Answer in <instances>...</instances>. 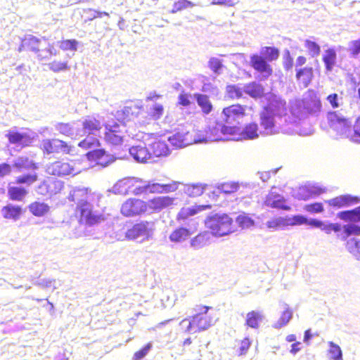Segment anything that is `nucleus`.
Masks as SVG:
<instances>
[{
	"instance_id": "aec40b11",
	"label": "nucleus",
	"mask_w": 360,
	"mask_h": 360,
	"mask_svg": "<svg viewBox=\"0 0 360 360\" xmlns=\"http://www.w3.org/2000/svg\"><path fill=\"white\" fill-rule=\"evenodd\" d=\"M360 199L357 196L345 194L336 196L326 200V202L333 208L340 209L358 203Z\"/></svg>"
},
{
	"instance_id": "412c9836",
	"label": "nucleus",
	"mask_w": 360,
	"mask_h": 360,
	"mask_svg": "<svg viewBox=\"0 0 360 360\" xmlns=\"http://www.w3.org/2000/svg\"><path fill=\"white\" fill-rule=\"evenodd\" d=\"M179 183L172 181L169 184L148 183L146 184L147 193H168L175 192Z\"/></svg>"
},
{
	"instance_id": "c9c22d12",
	"label": "nucleus",
	"mask_w": 360,
	"mask_h": 360,
	"mask_svg": "<svg viewBox=\"0 0 360 360\" xmlns=\"http://www.w3.org/2000/svg\"><path fill=\"white\" fill-rule=\"evenodd\" d=\"M337 54L336 51L333 49H328L325 51V53L322 57V60L324 63L325 68L327 72L332 71L333 67L336 63Z\"/></svg>"
},
{
	"instance_id": "f8f14e48",
	"label": "nucleus",
	"mask_w": 360,
	"mask_h": 360,
	"mask_svg": "<svg viewBox=\"0 0 360 360\" xmlns=\"http://www.w3.org/2000/svg\"><path fill=\"white\" fill-rule=\"evenodd\" d=\"M247 109L252 110V108L239 103H235L225 107L222 110L223 121L226 124H233L239 119L247 115Z\"/></svg>"
},
{
	"instance_id": "bf43d9fd",
	"label": "nucleus",
	"mask_w": 360,
	"mask_h": 360,
	"mask_svg": "<svg viewBox=\"0 0 360 360\" xmlns=\"http://www.w3.org/2000/svg\"><path fill=\"white\" fill-rule=\"evenodd\" d=\"M341 229V225L338 223H329L327 224L323 223L321 230L326 234H330L333 231L335 233L340 231Z\"/></svg>"
},
{
	"instance_id": "69168bd1",
	"label": "nucleus",
	"mask_w": 360,
	"mask_h": 360,
	"mask_svg": "<svg viewBox=\"0 0 360 360\" xmlns=\"http://www.w3.org/2000/svg\"><path fill=\"white\" fill-rule=\"evenodd\" d=\"M307 220L304 216L295 215L292 217L290 224L292 226L307 224Z\"/></svg>"
},
{
	"instance_id": "0e129e2a",
	"label": "nucleus",
	"mask_w": 360,
	"mask_h": 360,
	"mask_svg": "<svg viewBox=\"0 0 360 360\" xmlns=\"http://www.w3.org/2000/svg\"><path fill=\"white\" fill-rule=\"evenodd\" d=\"M349 51L354 57L357 56L360 53V39L351 42Z\"/></svg>"
},
{
	"instance_id": "09e8293b",
	"label": "nucleus",
	"mask_w": 360,
	"mask_h": 360,
	"mask_svg": "<svg viewBox=\"0 0 360 360\" xmlns=\"http://www.w3.org/2000/svg\"><path fill=\"white\" fill-rule=\"evenodd\" d=\"M347 139L354 143H360V118L356 119Z\"/></svg>"
},
{
	"instance_id": "20e7f679",
	"label": "nucleus",
	"mask_w": 360,
	"mask_h": 360,
	"mask_svg": "<svg viewBox=\"0 0 360 360\" xmlns=\"http://www.w3.org/2000/svg\"><path fill=\"white\" fill-rule=\"evenodd\" d=\"M205 225L216 237L227 236L234 231L233 220L226 214L208 216L205 220Z\"/></svg>"
},
{
	"instance_id": "ddd939ff",
	"label": "nucleus",
	"mask_w": 360,
	"mask_h": 360,
	"mask_svg": "<svg viewBox=\"0 0 360 360\" xmlns=\"http://www.w3.org/2000/svg\"><path fill=\"white\" fill-rule=\"evenodd\" d=\"M141 107L134 101L126 103L124 106L116 111L115 117L117 121L124 126L126 122H130L136 118L139 114Z\"/></svg>"
},
{
	"instance_id": "603ef678",
	"label": "nucleus",
	"mask_w": 360,
	"mask_h": 360,
	"mask_svg": "<svg viewBox=\"0 0 360 360\" xmlns=\"http://www.w3.org/2000/svg\"><path fill=\"white\" fill-rule=\"evenodd\" d=\"M55 128L62 135L70 136L73 134V127L70 123L58 122Z\"/></svg>"
},
{
	"instance_id": "338daca9",
	"label": "nucleus",
	"mask_w": 360,
	"mask_h": 360,
	"mask_svg": "<svg viewBox=\"0 0 360 360\" xmlns=\"http://www.w3.org/2000/svg\"><path fill=\"white\" fill-rule=\"evenodd\" d=\"M150 348V345H147L144 347L141 348L139 351L136 352L134 354L133 359L134 360H141L148 353V350Z\"/></svg>"
},
{
	"instance_id": "de8ad7c7",
	"label": "nucleus",
	"mask_w": 360,
	"mask_h": 360,
	"mask_svg": "<svg viewBox=\"0 0 360 360\" xmlns=\"http://www.w3.org/2000/svg\"><path fill=\"white\" fill-rule=\"evenodd\" d=\"M164 113V107L162 104L153 105L148 113L150 120H158L162 117Z\"/></svg>"
},
{
	"instance_id": "774afa93",
	"label": "nucleus",
	"mask_w": 360,
	"mask_h": 360,
	"mask_svg": "<svg viewBox=\"0 0 360 360\" xmlns=\"http://www.w3.org/2000/svg\"><path fill=\"white\" fill-rule=\"evenodd\" d=\"M338 217L343 221L353 222L352 210L340 212L338 214Z\"/></svg>"
},
{
	"instance_id": "58836bf2",
	"label": "nucleus",
	"mask_w": 360,
	"mask_h": 360,
	"mask_svg": "<svg viewBox=\"0 0 360 360\" xmlns=\"http://www.w3.org/2000/svg\"><path fill=\"white\" fill-rule=\"evenodd\" d=\"M243 139H254L259 136L258 126L256 123L251 122L246 124L241 132Z\"/></svg>"
},
{
	"instance_id": "49530a36",
	"label": "nucleus",
	"mask_w": 360,
	"mask_h": 360,
	"mask_svg": "<svg viewBox=\"0 0 360 360\" xmlns=\"http://www.w3.org/2000/svg\"><path fill=\"white\" fill-rule=\"evenodd\" d=\"M79 42L76 39H62L58 41L59 48L64 51H76Z\"/></svg>"
},
{
	"instance_id": "4c0bfd02",
	"label": "nucleus",
	"mask_w": 360,
	"mask_h": 360,
	"mask_svg": "<svg viewBox=\"0 0 360 360\" xmlns=\"http://www.w3.org/2000/svg\"><path fill=\"white\" fill-rule=\"evenodd\" d=\"M262 319L263 314L262 312L253 310L247 314L245 323L250 328H258Z\"/></svg>"
},
{
	"instance_id": "72a5a7b5",
	"label": "nucleus",
	"mask_w": 360,
	"mask_h": 360,
	"mask_svg": "<svg viewBox=\"0 0 360 360\" xmlns=\"http://www.w3.org/2000/svg\"><path fill=\"white\" fill-rule=\"evenodd\" d=\"M188 133L185 134L176 133L168 138V141L175 148H183L191 143V140L188 139Z\"/></svg>"
},
{
	"instance_id": "0eeeda50",
	"label": "nucleus",
	"mask_w": 360,
	"mask_h": 360,
	"mask_svg": "<svg viewBox=\"0 0 360 360\" xmlns=\"http://www.w3.org/2000/svg\"><path fill=\"white\" fill-rule=\"evenodd\" d=\"M46 172L49 175L63 177L73 176L80 172L76 166V162L71 160L61 159L51 162L46 167Z\"/></svg>"
},
{
	"instance_id": "6ab92c4d",
	"label": "nucleus",
	"mask_w": 360,
	"mask_h": 360,
	"mask_svg": "<svg viewBox=\"0 0 360 360\" xmlns=\"http://www.w3.org/2000/svg\"><path fill=\"white\" fill-rule=\"evenodd\" d=\"M91 149L86 154V158L91 162H95L102 167H106L115 160L112 155L108 153L103 148H93Z\"/></svg>"
},
{
	"instance_id": "c03bdc74",
	"label": "nucleus",
	"mask_w": 360,
	"mask_h": 360,
	"mask_svg": "<svg viewBox=\"0 0 360 360\" xmlns=\"http://www.w3.org/2000/svg\"><path fill=\"white\" fill-rule=\"evenodd\" d=\"M344 235L341 238L342 240H345L350 236H360V226L350 224L344 225L343 227Z\"/></svg>"
},
{
	"instance_id": "5fc2aeb1",
	"label": "nucleus",
	"mask_w": 360,
	"mask_h": 360,
	"mask_svg": "<svg viewBox=\"0 0 360 360\" xmlns=\"http://www.w3.org/2000/svg\"><path fill=\"white\" fill-rule=\"evenodd\" d=\"M328 353L333 360H342V350L340 347L333 342H329Z\"/></svg>"
},
{
	"instance_id": "bb28decb",
	"label": "nucleus",
	"mask_w": 360,
	"mask_h": 360,
	"mask_svg": "<svg viewBox=\"0 0 360 360\" xmlns=\"http://www.w3.org/2000/svg\"><path fill=\"white\" fill-rule=\"evenodd\" d=\"M29 212L34 217H42L50 212V206L42 201L35 200L27 206Z\"/></svg>"
},
{
	"instance_id": "a19ab883",
	"label": "nucleus",
	"mask_w": 360,
	"mask_h": 360,
	"mask_svg": "<svg viewBox=\"0 0 360 360\" xmlns=\"http://www.w3.org/2000/svg\"><path fill=\"white\" fill-rule=\"evenodd\" d=\"M262 53L264 58L269 62L276 60L280 56V51L274 46H265L262 49Z\"/></svg>"
},
{
	"instance_id": "13d9d810",
	"label": "nucleus",
	"mask_w": 360,
	"mask_h": 360,
	"mask_svg": "<svg viewBox=\"0 0 360 360\" xmlns=\"http://www.w3.org/2000/svg\"><path fill=\"white\" fill-rule=\"evenodd\" d=\"M304 209L305 211L311 213H321L324 211L323 205L321 202H316L304 205Z\"/></svg>"
},
{
	"instance_id": "4be33fe9",
	"label": "nucleus",
	"mask_w": 360,
	"mask_h": 360,
	"mask_svg": "<svg viewBox=\"0 0 360 360\" xmlns=\"http://www.w3.org/2000/svg\"><path fill=\"white\" fill-rule=\"evenodd\" d=\"M211 205H195L191 207H182L176 214L177 221H185L190 217H192L203 210L211 209Z\"/></svg>"
},
{
	"instance_id": "4468645a",
	"label": "nucleus",
	"mask_w": 360,
	"mask_h": 360,
	"mask_svg": "<svg viewBox=\"0 0 360 360\" xmlns=\"http://www.w3.org/2000/svg\"><path fill=\"white\" fill-rule=\"evenodd\" d=\"M238 129L236 127L227 126L217 123L215 126H210L205 131L206 139L209 141L222 139V135H235Z\"/></svg>"
},
{
	"instance_id": "a211bd4d",
	"label": "nucleus",
	"mask_w": 360,
	"mask_h": 360,
	"mask_svg": "<svg viewBox=\"0 0 360 360\" xmlns=\"http://www.w3.org/2000/svg\"><path fill=\"white\" fill-rule=\"evenodd\" d=\"M124 126L115 123L105 126V140L107 143L117 146L123 142Z\"/></svg>"
},
{
	"instance_id": "8fccbe9b",
	"label": "nucleus",
	"mask_w": 360,
	"mask_h": 360,
	"mask_svg": "<svg viewBox=\"0 0 360 360\" xmlns=\"http://www.w3.org/2000/svg\"><path fill=\"white\" fill-rule=\"evenodd\" d=\"M304 46L311 57L318 56L321 53V47L316 41L307 39L304 41Z\"/></svg>"
},
{
	"instance_id": "f03ea898",
	"label": "nucleus",
	"mask_w": 360,
	"mask_h": 360,
	"mask_svg": "<svg viewBox=\"0 0 360 360\" xmlns=\"http://www.w3.org/2000/svg\"><path fill=\"white\" fill-rule=\"evenodd\" d=\"M89 197L87 188L76 189L71 195L72 200L77 205L76 212L79 214L80 221L93 225L100 221L101 216L92 212Z\"/></svg>"
},
{
	"instance_id": "c85d7f7f",
	"label": "nucleus",
	"mask_w": 360,
	"mask_h": 360,
	"mask_svg": "<svg viewBox=\"0 0 360 360\" xmlns=\"http://www.w3.org/2000/svg\"><path fill=\"white\" fill-rule=\"evenodd\" d=\"M129 152L134 158L139 162H144L153 158L150 148L148 149L143 146H132L129 149Z\"/></svg>"
},
{
	"instance_id": "e433bc0d",
	"label": "nucleus",
	"mask_w": 360,
	"mask_h": 360,
	"mask_svg": "<svg viewBox=\"0 0 360 360\" xmlns=\"http://www.w3.org/2000/svg\"><path fill=\"white\" fill-rule=\"evenodd\" d=\"M260 124L269 133L274 132L275 122L274 115L269 112H263L260 114Z\"/></svg>"
},
{
	"instance_id": "6e6552de",
	"label": "nucleus",
	"mask_w": 360,
	"mask_h": 360,
	"mask_svg": "<svg viewBox=\"0 0 360 360\" xmlns=\"http://www.w3.org/2000/svg\"><path fill=\"white\" fill-rule=\"evenodd\" d=\"M328 121L329 127L338 137H348L352 127L349 119L338 114L336 112H331L328 114Z\"/></svg>"
},
{
	"instance_id": "9d476101",
	"label": "nucleus",
	"mask_w": 360,
	"mask_h": 360,
	"mask_svg": "<svg viewBox=\"0 0 360 360\" xmlns=\"http://www.w3.org/2000/svg\"><path fill=\"white\" fill-rule=\"evenodd\" d=\"M40 148L44 153L48 155L53 153L70 155L72 152L73 146L58 139H46L42 140Z\"/></svg>"
},
{
	"instance_id": "393cba45",
	"label": "nucleus",
	"mask_w": 360,
	"mask_h": 360,
	"mask_svg": "<svg viewBox=\"0 0 360 360\" xmlns=\"http://www.w3.org/2000/svg\"><path fill=\"white\" fill-rule=\"evenodd\" d=\"M24 210L20 205L8 204L1 208V214L4 219L18 220L23 214Z\"/></svg>"
},
{
	"instance_id": "39448f33",
	"label": "nucleus",
	"mask_w": 360,
	"mask_h": 360,
	"mask_svg": "<svg viewBox=\"0 0 360 360\" xmlns=\"http://www.w3.org/2000/svg\"><path fill=\"white\" fill-rule=\"evenodd\" d=\"M212 309V307L200 305L198 308V312L190 318L184 319L180 324H186L185 331L190 333L192 330L202 331L208 329L213 326L215 320L210 315L207 311Z\"/></svg>"
},
{
	"instance_id": "ea45409f",
	"label": "nucleus",
	"mask_w": 360,
	"mask_h": 360,
	"mask_svg": "<svg viewBox=\"0 0 360 360\" xmlns=\"http://www.w3.org/2000/svg\"><path fill=\"white\" fill-rule=\"evenodd\" d=\"M251 345V341L248 338L239 340L234 347L235 352L238 356L245 355Z\"/></svg>"
},
{
	"instance_id": "f257e3e1",
	"label": "nucleus",
	"mask_w": 360,
	"mask_h": 360,
	"mask_svg": "<svg viewBox=\"0 0 360 360\" xmlns=\"http://www.w3.org/2000/svg\"><path fill=\"white\" fill-rule=\"evenodd\" d=\"M18 50L34 52L41 60H47L57 54L54 44L50 43L46 37L38 38L32 34L22 39Z\"/></svg>"
},
{
	"instance_id": "6e6d98bb",
	"label": "nucleus",
	"mask_w": 360,
	"mask_h": 360,
	"mask_svg": "<svg viewBox=\"0 0 360 360\" xmlns=\"http://www.w3.org/2000/svg\"><path fill=\"white\" fill-rule=\"evenodd\" d=\"M49 68L54 72L65 71L69 68L67 61L53 60L49 63Z\"/></svg>"
},
{
	"instance_id": "052dcab7",
	"label": "nucleus",
	"mask_w": 360,
	"mask_h": 360,
	"mask_svg": "<svg viewBox=\"0 0 360 360\" xmlns=\"http://www.w3.org/2000/svg\"><path fill=\"white\" fill-rule=\"evenodd\" d=\"M239 188V186L236 183L228 182L221 185V191L226 194H230L236 192Z\"/></svg>"
},
{
	"instance_id": "f704fd0d",
	"label": "nucleus",
	"mask_w": 360,
	"mask_h": 360,
	"mask_svg": "<svg viewBox=\"0 0 360 360\" xmlns=\"http://www.w3.org/2000/svg\"><path fill=\"white\" fill-rule=\"evenodd\" d=\"M194 98L203 114L208 115L212 111L213 106L208 96L202 94H195Z\"/></svg>"
},
{
	"instance_id": "cd10ccee",
	"label": "nucleus",
	"mask_w": 360,
	"mask_h": 360,
	"mask_svg": "<svg viewBox=\"0 0 360 360\" xmlns=\"http://www.w3.org/2000/svg\"><path fill=\"white\" fill-rule=\"evenodd\" d=\"M6 137L10 143L20 144L23 147L29 146L32 142V138L28 134L15 131H9Z\"/></svg>"
},
{
	"instance_id": "423d86ee",
	"label": "nucleus",
	"mask_w": 360,
	"mask_h": 360,
	"mask_svg": "<svg viewBox=\"0 0 360 360\" xmlns=\"http://www.w3.org/2000/svg\"><path fill=\"white\" fill-rule=\"evenodd\" d=\"M39 179V175L36 172L24 174L17 176L15 179V184L17 185L32 186ZM28 194V191L25 187L20 186H13L8 184L7 188V195L9 200L12 201H22Z\"/></svg>"
},
{
	"instance_id": "3c124183",
	"label": "nucleus",
	"mask_w": 360,
	"mask_h": 360,
	"mask_svg": "<svg viewBox=\"0 0 360 360\" xmlns=\"http://www.w3.org/2000/svg\"><path fill=\"white\" fill-rule=\"evenodd\" d=\"M349 251L360 260V240L352 238L347 242Z\"/></svg>"
},
{
	"instance_id": "680f3d73",
	"label": "nucleus",
	"mask_w": 360,
	"mask_h": 360,
	"mask_svg": "<svg viewBox=\"0 0 360 360\" xmlns=\"http://www.w3.org/2000/svg\"><path fill=\"white\" fill-rule=\"evenodd\" d=\"M208 66L214 73H219L222 68V63L218 58H212L208 62Z\"/></svg>"
},
{
	"instance_id": "c756f323",
	"label": "nucleus",
	"mask_w": 360,
	"mask_h": 360,
	"mask_svg": "<svg viewBox=\"0 0 360 360\" xmlns=\"http://www.w3.org/2000/svg\"><path fill=\"white\" fill-rule=\"evenodd\" d=\"M211 243V233L204 231L193 237L190 242L191 247L195 249L202 248Z\"/></svg>"
},
{
	"instance_id": "864d4df0",
	"label": "nucleus",
	"mask_w": 360,
	"mask_h": 360,
	"mask_svg": "<svg viewBox=\"0 0 360 360\" xmlns=\"http://www.w3.org/2000/svg\"><path fill=\"white\" fill-rule=\"evenodd\" d=\"M51 184H60V186H61V183L58 181L50 179L47 180H44L37 186L38 190H43V191H39V193L41 195H45L46 193H52L53 191L51 190Z\"/></svg>"
},
{
	"instance_id": "a18cd8bd",
	"label": "nucleus",
	"mask_w": 360,
	"mask_h": 360,
	"mask_svg": "<svg viewBox=\"0 0 360 360\" xmlns=\"http://www.w3.org/2000/svg\"><path fill=\"white\" fill-rule=\"evenodd\" d=\"M194 6V4L188 0H177L174 1L172 4V8L169 11L172 13L180 12L187 8H191Z\"/></svg>"
},
{
	"instance_id": "5701e85b",
	"label": "nucleus",
	"mask_w": 360,
	"mask_h": 360,
	"mask_svg": "<svg viewBox=\"0 0 360 360\" xmlns=\"http://www.w3.org/2000/svg\"><path fill=\"white\" fill-rule=\"evenodd\" d=\"M197 230V228L188 229L183 226L176 228L170 233L169 238L173 243H181L187 240Z\"/></svg>"
},
{
	"instance_id": "9b49d317",
	"label": "nucleus",
	"mask_w": 360,
	"mask_h": 360,
	"mask_svg": "<svg viewBox=\"0 0 360 360\" xmlns=\"http://www.w3.org/2000/svg\"><path fill=\"white\" fill-rule=\"evenodd\" d=\"M147 214L159 213L176 205V198L169 195L155 196L146 201Z\"/></svg>"
},
{
	"instance_id": "79ce46f5",
	"label": "nucleus",
	"mask_w": 360,
	"mask_h": 360,
	"mask_svg": "<svg viewBox=\"0 0 360 360\" xmlns=\"http://www.w3.org/2000/svg\"><path fill=\"white\" fill-rule=\"evenodd\" d=\"M243 91L244 89L235 84L228 85L226 87V94L231 100L241 98Z\"/></svg>"
},
{
	"instance_id": "2eb2a0df",
	"label": "nucleus",
	"mask_w": 360,
	"mask_h": 360,
	"mask_svg": "<svg viewBox=\"0 0 360 360\" xmlns=\"http://www.w3.org/2000/svg\"><path fill=\"white\" fill-rule=\"evenodd\" d=\"M151 222L140 221L135 223L128 229L125 233V237L130 240H136L139 237L148 238L152 233Z\"/></svg>"
},
{
	"instance_id": "2f4dec72",
	"label": "nucleus",
	"mask_w": 360,
	"mask_h": 360,
	"mask_svg": "<svg viewBox=\"0 0 360 360\" xmlns=\"http://www.w3.org/2000/svg\"><path fill=\"white\" fill-rule=\"evenodd\" d=\"M13 166L19 172L25 169L34 171L38 169L36 162L30 160L27 157H20L14 162Z\"/></svg>"
},
{
	"instance_id": "7ed1b4c3",
	"label": "nucleus",
	"mask_w": 360,
	"mask_h": 360,
	"mask_svg": "<svg viewBox=\"0 0 360 360\" xmlns=\"http://www.w3.org/2000/svg\"><path fill=\"white\" fill-rule=\"evenodd\" d=\"M82 131L87 136L79 142L78 146L84 150L98 148L101 146L98 139L89 137L90 135L99 134L103 128L101 121L95 115L86 116L82 122Z\"/></svg>"
},
{
	"instance_id": "4d7b16f0",
	"label": "nucleus",
	"mask_w": 360,
	"mask_h": 360,
	"mask_svg": "<svg viewBox=\"0 0 360 360\" xmlns=\"http://www.w3.org/2000/svg\"><path fill=\"white\" fill-rule=\"evenodd\" d=\"M204 191V186L201 184H191L188 186L186 192L190 197L201 195Z\"/></svg>"
},
{
	"instance_id": "7c9ffc66",
	"label": "nucleus",
	"mask_w": 360,
	"mask_h": 360,
	"mask_svg": "<svg viewBox=\"0 0 360 360\" xmlns=\"http://www.w3.org/2000/svg\"><path fill=\"white\" fill-rule=\"evenodd\" d=\"M292 309L288 304H284L283 311L281 312L278 320L274 323L273 327L279 329L286 326L292 319Z\"/></svg>"
},
{
	"instance_id": "473e14b6",
	"label": "nucleus",
	"mask_w": 360,
	"mask_h": 360,
	"mask_svg": "<svg viewBox=\"0 0 360 360\" xmlns=\"http://www.w3.org/2000/svg\"><path fill=\"white\" fill-rule=\"evenodd\" d=\"M244 92L253 98H261L264 95L262 85L255 82L247 84L244 86Z\"/></svg>"
},
{
	"instance_id": "37998d69",
	"label": "nucleus",
	"mask_w": 360,
	"mask_h": 360,
	"mask_svg": "<svg viewBox=\"0 0 360 360\" xmlns=\"http://www.w3.org/2000/svg\"><path fill=\"white\" fill-rule=\"evenodd\" d=\"M236 221L241 229H248L255 224V221L246 213H242L237 216Z\"/></svg>"
},
{
	"instance_id": "e2e57ef3",
	"label": "nucleus",
	"mask_w": 360,
	"mask_h": 360,
	"mask_svg": "<svg viewBox=\"0 0 360 360\" xmlns=\"http://www.w3.org/2000/svg\"><path fill=\"white\" fill-rule=\"evenodd\" d=\"M191 96L189 94L181 92L178 97V103L179 105L187 107L191 105Z\"/></svg>"
},
{
	"instance_id": "f3484780",
	"label": "nucleus",
	"mask_w": 360,
	"mask_h": 360,
	"mask_svg": "<svg viewBox=\"0 0 360 360\" xmlns=\"http://www.w3.org/2000/svg\"><path fill=\"white\" fill-rule=\"evenodd\" d=\"M263 205L267 207L289 211L291 207L286 203L285 198L280 193L270 191L266 195Z\"/></svg>"
},
{
	"instance_id": "1a4fd4ad",
	"label": "nucleus",
	"mask_w": 360,
	"mask_h": 360,
	"mask_svg": "<svg viewBox=\"0 0 360 360\" xmlns=\"http://www.w3.org/2000/svg\"><path fill=\"white\" fill-rule=\"evenodd\" d=\"M120 213L125 217L147 214L146 202L139 198H129L121 205Z\"/></svg>"
},
{
	"instance_id": "dca6fc26",
	"label": "nucleus",
	"mask_w": 360,
	"mask_h": 360,
	"mask_svg": "<svg viewBox=\"0 0 360 360\" xmlns=\"http://www.w3.org/2000/svg\"><path fill=\"white\" fill-rule=\"evenodd\" d=\"M268 60L263 56L258 54H253L250 56V66L257 72L264 79L269 78L273 75V68L268 63Z\"/></svg>"
},
{
	"instance_id": "b1692460",
	"label": "nucleus",
	"mask_w": 360,
	"mask_h": 360,
	"mask_svg": "<svg viewBox=\"0 0 360 360\" xmlns=\"http://www.w3.org/2000/svg\"><path fill=\"white\" fill-rule=\"evenodd\" d=\"M152 157L167 156L169 153V148L165 141L155 139L149 146Z\"/></svg>"
},
{
	"instance_id": "a878e982",
	"label": "nucleus",
	"mask_w": 360,
	"mask_h": 360,
	"mask_svg": "<svg viewBox=\"0 0 360 360\" xmlns=\"http://www.w3.org/2000/svg\"><path fill=\"white\" fill-rule=\"evenodd\" d=\"M295 78L304 87L308 86L314 78L313 68L311 67H304L297 69Z\"/></svg>"
}]
</instances>
